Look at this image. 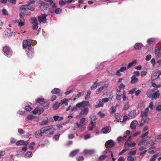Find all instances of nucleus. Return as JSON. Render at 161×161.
Segmentation results:
<instances>
[{"mask_svg":"<svg viewBox=\"0 0 161 161\" xmlns=\"http://www.w3.org/2000/svg\"><path fill=\"white\" fill-rule=\"evenodd\" d=\"M53 125L46 126L42 128L40 130H38L36 132L35 136L37 138H40L43 136V135L46 133L47 131H49L53 129Z\"/></svg>","mask_w":161,"mask_h":161,"instance_id":"nucleus-1","label":"nucleus"},{"mask_svg":"<svg viewBox=\"0 0 161 161\" xmlns=\"http://www.w3.org/2000/svg\"><path fill=\"white\" fill-rule=\"evenodd\" d=\"M31 5H28V3L25 5H23L20 7V10L25 13L27 10H30L31 11H33L35 10V8L30 6Z\"/></svg>","mask_w":161,"mask_h":161,"instance_id":"nucleus-2","label":"nucleus"},{"mask_svg":"<svg viewBox=\"0 0 161 161\" xmlns=\"http://www.w3.org/2000/svg\"><path fill=\"white\" fill-rule=\"evenodd\" d=\"M32 42L30 39L24 40L23 42V47L24 48H26L28 47V49L30 50L32 45Z\"/></svg>","mask_w":161,"mask_h":161,"instance_id":"nucleus-3","label":"nucleus"},{"mask_svg":"<svg viewBox=\"0 0 161 161\" xmlns=\"http://www.w3.org/2000/svg\"><path fill=\"white\" fill-rule=\"evenodd\" d=\"M47 15L45 14H42L40 16H39L37 18L39 22L40 23H47V19H46Z\"/></svg>","mask_w":161,"mask_h":161,"instance_id":"nucleus-4","label":"nucleus"},{"mask_svg":"<svg viewBox=\"0 0 161 161\" xmlns=\"http://www.w3.org/2000/svg\"><path fill=\"white\" fill-rule=\"evenodd\" d=\"M44 109L42 107L38 106L32 111V113L34 114H40L43 112Z\"/></svg>","mask_w":161,"mask_h":161,"instance_id":"nucleus-5","label":"nucleus"},{"mask_svg":"<svg viewBox=\"0 0 161 161\" xmlns=\"http://www.w3.org/2000/svg\"><path fill=\"white\" fill-rule=\"evenodd\" d=\"M31 23L32 24V28L36 30L38 28L37 21L36 18L33 17L31 19Z\"/></svg>","mask_w":161,"mask_h":161,"instance_id":"nucleus-6","label":"nucleus"},{"mask_svg":"<svg viewBox=\"0 0 161 161\" xmlns=\"http://www.w3.org/2000/svg\"><path fill=\"white\" fill-rule=\"evenodd\" d=\"M21 11V12L19 14L20 17L19 20L20 22L19 23V25L20 27L23 26L25 25V19L23 17V15H24L25 13L24 12L22 11Z\"/></svg>","mask_w":161,"mask_h":161,"instance_id":"nucleus-7","label":"nucleus"},{"mask_svg":"<svg viewBox=\"0 0 161 161\" xmlns=\"http://www.w3.org/2000/svg\"><path fill=\"white\" fill-rule=\"evenodd\" d=\"M155 54L156 58L159 59L157 61V63H159L160 61L161 60V50L159 48L155 49Z\"/></svg>","mask_w":161,"mask_h":161,"instance_id":"nucleus-8","label":"nucleus"},{"mask_svg":"<svg viewBox=\"0 0 161 161\" xmlns=\"http://www.w3.org/2000/svg\"><path fill=\"white\" fill-rule=\"evenodd\" d=\"M159 72L156 71H154L153 72L151 77V80H155L158 79L159 77Z\"/></svg>","mask_w":161,"mask_h":161,"instance_id":"nucleus-9","label":"nucleus"},{"mask_svg":"<svg viewBox=\"0 0 161 161\" xmlns=\"http://www.w3.org/2000/svg\"><path fill=\"white\" fill-rule=\"evenodd\" d=\"M114 145V142L112 140H108L105 144V146L107 148H110L113 147Z\"/></svg>","mask_w":161,"mask_h":161,"instance_id":"nucleus-10","label":"nucleus"},{"mask_svg":"<svg viewBox=\"0 0 161 161\" xmlns=\"http://www.w3.org/2000/svg\"><path fill=\"white\" fill-rule=\"evenodd\" d=\"M90 119H91L90 124L92 126H96V120L97 119L96 116L94 115H92L90 117Z\"/></svg>","mask_w":161,"mask_h":161,"instance_id":"nucleus-11","label":"nucleus"},{"mask_svg":"<svg viewBox=\"0 0 161 161\" xmlns=\"http://www.w3.org/2000/svg\"><path fill=\"white\" fill-rule=\"evenodd\" d=\"M52 94H57L58 96H61L62 93L61 92V90L58 88H54L51 91Z\"/></svg>","mask_w":161,"mask_h":161,"instance_id":"nucleus-12","label":"nucleus"},{"mask_svg":"<svg viewBox=\"0 0 161 161\" xmlns=\"http://www.w3.org/2000/svg\"><path fill=\"white\" fill-rule=\"evenodd\" d=\"M89 111V109L88 108H85L81 110L80 114H80L84 115H86L88 113Z\"/></svg>","mask_w":161,"mask_h":161,"instance_id":"nucleus-13","label":"nucleus"},{"mask_svg":"<svg viewBox=\"0 0 161 161\" xmlns=\"http://www.w3.org/2000/svg\"><path fill=\"white\" fill-rule=\"evenodd\" d=\"M138 124L137 121L134 120L131 123L130 125V127L132 129H134L136 128Z\"/></svg>","mask_w":161,"mask_h":161,"instance_id":"nucleus-14","label":"nucleus"},{"mask_svg":"<svg viewBox=\"0 0 161 161\" xmlns=\"http://www.w3.org/2000/svg\"><path fill=\"white\" fill-rule=\"evenodd\" d=\"M61 12L62 9L60 8H56L54 10H52L51 9H50L49 10V12L51 14L55 12L56 14H60Z\"/></svg>","mask_w":161,"mask_h":161,"instance_id":"nucleus-15","label":"nucleus"},{"mask_svg":"<svg viewBox=\"0 0 161 161\" xmlns=\"http://www.w3.org/2000/svg\"><path fill=\"white\" fill-rule=\"evenodd\" d=\"M45 1L47 2H48L50 3V5L52 8H56V3H53V2L52 0H44Z\"/></svg>","mask_w":161,"mask_h":161,"instance_id":"nucleus-16","label":"nucleus"},{"mask_svg":"<svg viewBox=\"0 0 161 161\" xmlns=\"http://www.w3.org/2000/svg\"><path fill=\"white\" fill-rule=\"evenodd\" d=\"M149 111V108H147L143 111H142L141 114V116L142 117H143V116H147V114L148 113Z\"/></svg>","mask_w":161,"mask_h":161,"instance_id":"nucleus-17","label":"nucleus"},{"mask_svg":"<svg viewBox=\"0 0 161 161\" xmlns=\"http://www.w3.org/2000/svg\"><path fill=\"white\" fill-rule=\"evenodd\" d=\"M3 51L4 54H5L6 55L9 54V53L10 52V49L9 47L7 46H5L3 47Z\"/></svg>","mask_w":161,"mask_h":161,"instance_id":"nucleus-18","label":"nucleus"},{"mask_svg":"<svg viewBox=\"0 0 161 161\" xmlns=\"http://www.w3.org/2000/svg\"><path fill=\"white\" fill-rule=\"evenodd\" d=\"M143 46V45L141 43H137L134 46V48L136 49L140 50L142 48Z\"/></svg>","mask_w":161,"mask_h":161,"instance_id":"nucleus-19","label":"nucleus"},{"mask_svg":"<svg viewBox=\"0 0 161 161\" xmlns=\"http://www.w3.org/2000/svg\"><path fill=\"white\" fill-rule=\"evenodd\" d=\"M128 115L130 117L134 118L136 115V110H133L131 111L130 113L128 114Z\"/></svg>","mask_w":161,"mask_h":161,"instance_id":"nucleus-20","label":"nucleus"},{"mask_svg":"<svg viewBox=\"0 0 161 161\" xmlns=\"http://www.w3.org/2000/svg\"><path fill=\"white\" fill-rule=\"evenodd\" d=\"M160 95V92L158 91H157L156 92L153 93L152 98L154 99H157L158 98Z\"/></svg>","mask_w":161,"mask_h":161,"instance_id":"nucleus-21","label":"nucleus"},{"mask_svg":"<svg viewBox=\"0 0 161 161\" xmlns=\"http://www.w3.org/2000/svg\"><path fill=\"white\" fill-rule=\"evenodd\" d=\"M131 79L130 83L131 84H134L138 81V79L135 76V75H133L131 77Z\"/></svg>","mask_w":161,"mask_h":161,"instance_id":"nucleus-22","label":"nucleus"},{"mask_svg":"<svg viewBox=\"0 0 161 161\" xmlns=\"http://www.w3.org/2000/svg\"><path fill=\"white\" fill-rule=\"evenodd\" d=\"M7 32L8 34L9 33H10V34L8 35L9 37H11L12 36H15V32H11V29L9 28H7Z\"/></svg>","mask_w":161,"mask_h":161,"instance_id":"nucleus-23","label":"nucleus"},{"mask_svg":"<svg viewBox=\"0 0 161 161\" xmlns=\"http://www.w3.org/2000/svg\"><path fill=\"white\" fill-rule=\"evenodd\" d=\"M79 151V150L78 149L74 150L70 153L69 155L71 157H73L77 154Z\"/></svg>","mask_w":161,"mask_h":161,"instance_id":"nucleus-24","label":"nucleus"},{"mask_svg":"<svg viewBox=\"0 0 161 161\" xmlns=\"http://www.w3.org/2000/svg\"><path fill=\"white\" fill-rule=\"evenodd\" d=\"M115 116L117 121L119 122V120H121L122 116L121 115L118 113H116L115 114Z\"/></svg>","mask_w":161,"mask_h":161,"instance_id":"nucleus-25","label":"nucleus"},{"mask_svg":"<svg viewBox=\"0 0 161 161\" xmlns=\"http://www.w3.org/2000/svg\"><path fill=\"white\" fill-rule=\"evenodd\" d=\"M69 100L67 99H64L63 100H61L60 103V105H62L63 104H64L65 105H67L68 104V101Z\"/></svg>","mask_w":161,"mask_h":161,"instance_id":"nucleus-26","label":"nucleus"},{"mask_svg":"<svg viewBox=\"0 0 161 161\" xmlns=\"http://www.w3.org/2000/svg\"><path fill=\"white\" fill-rule=\"evenodd\" d=\"M136 63V60H135L131 63H129L127 67V68H130L132 67V66L135 65Z\"/></svg>","mask_w":161,"mask_h":161,"instance_id":"nucleus-27","label":"nucleus"},{"mask_svg":"<svg viewBox=\"0 0 161 161\" xmlns=\"http://www.w3.org/2000/svg\"><path fill=\"white\" fill-rule=\"evenodd\" d=\"M107 87L108 86H105V85L101 86L99 88H98L97 89V90L96 91V94H98L99 93L102 91L103 90L105 87Z\"/></svg>","mask_w":161,"mask_h":161,"instance_id":"nucleus-28","label":"nucleus"},{"mask_svg":"<svg viewBox=\"0 0 161 161\" xmlns=\"http://www.w3.org/2000/svg\"><path fill=\"white\" fill-rule=\"evenodd\" d=\"M66 4L68 3L66 0H60L59 1V4L60 7L63 6Z\"/></svg>","mask_w":161,"mask_h":161,"instance_id":"nucleus-29","label":"nucleus"},{"mask_svg":"<svg viewBox=\"0 0 161 161\" xmlns=\"http://www.w3.org/2000/svg\"><path fill=\"white\" fill-rule=\"evenodd\" d=\"M60 103H58V102H56L53 105V108L54 109L56 110L57 109L58 107L60 106Z\"/></svg>","mask_w":161,"mask_h":161,"instance_id":"nucleus-30","label":"nucleus"},{"mask_svg":"<svg viewBox=\"0 0 161 161\" xmlns=\"http://www.w3.org/2000/svg\"><path fill=\"white\" fill-rule=\"evenodd\" d=\"M146 94L148 97H152L153 94V91L151 90H149L147 91Z\"/></svg>","mask_w":161,"mask_h":161,"instance_id":"nucleus-31","label":"nucleus"},{"mask_svg":"<svg viewBox=\"0 0 161 161\" xmlns=\"http://www.w3.org/2000/svg\"><path fill=\"white\" fill-rule=\"evenodd\" d=\"M108 126H106L105 127L102 129V132L104 134H106L108 132Z\"/></svg>","mask_w":161,"mask_h":161,"instance_id":"nucleus-32","label":"nucleus"},{"mask_svg":"<svg viewBox=\"0 0 161 161\" xmlns=\"http://www.w3.org/2000/svg\"><path fill=\"white\" fill-rule=\"evenodd\" d=\"M130 107L128 102H126L124 105L123 109L124 110H127Z\"/></svg>","mask_w":161,"mask_h":161,"instance_id":"nucleus-33","label":"nucleus"},{"mask_svg":"<svg viewBox=\"0 0 161 161\" xmlns=\"http://www.w3.org/2000/svg\"><path fill=\"white\" fill-rule=\"evenodd\" d=\"M93 151L92 150H85L84 151V153L86 154H92L93 153Z\"/></svg>","mask_w":161,"mask_h":161,"instance_id":"nucleus-34","label":"nucleus"},{"mask_svg":"<svg viewBox=\"0 0 161 161\" xmlns=\"http://www.w3.org/2000/svg\"><path fill=\"white\" fill-rule=\"evenodd\" d=\"M155 41V39L154 38H151L148 39L147 40V42L149 44H151L154 42Z\"/></svg>","mask_w":161,"mask_h":161,"instance_id":"nucleus-35","label":"nucleus"},{"mask_svg":"<svg viewBox=\"0 0 161 161\" xmlns=\"http://www.w3.org/2000/svg\"><path fill=\"white\" fill-rule=\"evenodd\" d=\"M32 153L31 152L29 151L27 152L25 154V158H30L32 156Z\"/></svg>","mask_w":161,"mask_h":161,"instance_id":"nucleus-36","label":"nucleus"},{"mask_svg":"<svg viewBox=\"0 0 161 161\" xmlns=\"http://www.w3.org/2000/svg\"><path fill=\"white\" fill-rule=\"evenodd\" d=\"M41 105L45 108H47L49 107V103L47 102H44Z\"/></svg>","mask_w":161,"mask_h":161,"instance_id":"nucleus-37","label":"nucleus"},{"mask_svg":"<svg viewBox=\"0 0 161 161\" xmlns=\"http://www.w3.org/2000/svg\"><path fill=\"white\" fill-rule=\"evenodd\" d=\"M86 121V118H83L80 119V123L82 125H83L85 124V123Z\"/></svg>","mask_w":161,"mask_h":161,"instance_id":"nucleus-38","label":"nucleus"},{"mask_svg":"<svg viewBox=\"0 0 161 161\" xmlns=\"http://www.w3.org/2000/svg\"><path fill=\"white\" fill-rule=\"evenodd\" d=\"M91 93V92L90 91H89L87 92V94L85 97V99L86 100H88L90 97V95Z\"/></svg>","mask_w":161,"mask_h":161,"instance_id":"nucleus-39","label":"nucleus"},{"mask_svg":"<svg viewBox=\"0 0 161 161\" xmlns=\"http://www.w3.org/2000/svg\"><path fill=\"white\" fill-rule=\"evenodd\" d=\"M36 101L38 103L41 104V105L44 102V99L42 98H38L37 99Z\"/></svg>","mask_w":161,"mask_h":161,"instance_id":"nucleus-40","label":"nucleus"},{"mask_svg":"<svg viewBox=\"0 0 161 161\" xmlns=\"http://www.w3.org/2000/svg\"><path fill=\"white\" fill-rule=\"evenodd\" d=\"M48 119H47V120H46L45 121H43L41 122L40 124V125L41 126H43L45 125H46L48 123Z\"/></svg>","mask_w":161,"mask_h":161,"instance_id":"nucleus-41","label":"nucleus"},{"mask_svg":"<svg viewBox=\"0 0 161 161\" xmlns=\"http://www.w3.org/2000/svg\"><path fill=\"white\" fill-rule=\"evenodd\" d=\"M103 104L102 101H99L98 104L96 106V108H99L100 107H103Z\"/></svg>","mask_w":161,"mask_h":161,"instance_id":"nucleus-42","label":"nucleus"},{"mask_svg":"<svg viewBox=\"0 0 161 161\" xmlns=\"http://www.w3.org/2000/svg\"><path fill=\"white\" fill-rule=\"evenodd\" d=\"M25 109L27 111H30L32 109V108L30 105H28L25 106Z\"/></svg>","mask_w":161,"mask_h":161,"instance_id":"nucleus-43","label":"nucleus"},{"mask_svg":"<svg viewBox=\"0 0 161 161\" xmlns=\"http://www.w3.org/2000/svg\"><path fill=\"white\" fill-rule=\"evenodd\" d=\"M97 81L93 82V85L91 86V89L92 90L95 89L97 87V86L96 85Z\"/></svg>","mask_w":161,"mask_h":161,"instance_id":"nucleus-44","label":"nucleus"},{"mask_svg":"<svg viewBox=\"0 0 161 161\" xmlns=\"http://www.w3.org/2000/svg\"><path fill=\"white\" fill-rule=\"evenodd\" d=\"M81 103L82 105V107H85L87 106L89 103V102L86 101H83L81 102Z\"/></svg>","mask_w":161,"mask_h":161,"instance_id":"nucleus-45","label":"nucleus"},{"mask_svg":"<svg viewBox=\"0 0 161 161\" xmlns=\"http://www.w3.org/2000/svg\"><path fill=\"white\" fill-rule=\"evenodd\" d=\"M35 144V143L34 142H31L29 146V148L31 150H32L33 148V147Z\"/></svg>","mask_w":161,"mask_h":161,"instance_id":"nucleus-46","label":"nucleus"},{"mask_svg":"<svg viewBox=\"0 0 161 161\" xmlns=\"http://www.w3.org/2000/svg\"><path fill=\"white\" fill-rule=\"evenodd\" d=\"M106 157V156L105 155H102L99 157L98 160L100 161H102L105 159Z\"/></svg>","mask_w":161,"mask_h":161,"instance_id":"nucleus-47","label":"nucleus"},{"mask_svg":"<svg viewBox=\"0 0 161 161\" xmlns=\"http://www.w3.org/2000/svg\"><path fill=\"white\" fill-rule=\"evenodd\" d=\"M137 89L136 88H134L132 89L129 92L128 94H132L136 92V91Z\"/></svg>","mask_w":161,"mask_h":161,"instance_id":"nucleus-48","label":"nucleus"},{"mask_svg":"<svg viewBox=\"0 0 161 161\" xmlns=\"http://www.w3.org/2000/svg\"><path fill=\"white\" fill-rule=\"evenodd\" d=\"M35 117L32 114H30L28 115L27 118L29 120H32L34 119Z\"/></svg>","mask_w":161,"mask_h":161,"instance_id":"nucleus-49","label":"nucleus"},{"mask_svg":"<svg viewBox=\"0 0 161 161\" xmlns=\"http://www.w3.org/2000/svg\"><path fill=\"white\" fill-rule=\"evenodd\" d=\"M60 134L59 133H58L56 135H55L54 136L53 138L56 140H58L59 139V137L60 136Z\"/></svg>","mask_w":161,"mask_h":161,"instance_id":"nucleus-50","label":"nucleus"},{"mask_svg":"<svg viewBox=\"0 0 161 161\" xmlns=\"http://www.w3.org/2000/svg\"><path fill=\"white\" fill-rule=\"evenodd\" d=\"M18 132L20 134H24L25 133V130L20 129H18Z\"/></svg>","mask_w":161,"mask_h":161,"instance_id":"nucleus-51","label":"nucleus"},{"mask_svg":"<svg viewBox=\"0 0 161 161\" xmlns=\"http://www.w3.org/2000/svg\"><path fill=\"white\" fill-rule=\"evenodd\" d=\"M158 154V153L153 155L152 157V158L150 160V161H155L157 156Z\"/></svg>","mask_w":161,"mask_h":161,"instance_id":"nucleus-52","label":"nucleus"},{"mask_svg":"<svg viewBox=\"0 0 161 161\" xmlns=\"http://www.w3.org/2000/svg\"><path fill=\"white\" fill-rule=\"evenodd\" d=\"M17 113L18 114L22 115H24L25 114V111H22L19 110L18 111Z\"/></svg>","mask_w":161,"mask_h":161,"instance_id":"nucleus-53","label":"nucleus"},{"mask_svg":"<svg viewBox=\"0 0 161 161\" xmlns=\"http://www.w3.org/2000/svg\"><path fill=\"white\" fill-rule=\"evenodd\" d=\"M127 70V67H121L119 69V70L121 72H124Z\"/></svg>","mask_w":161,"mask_h":161,"instance_id":"nucleus-54","label":"nucleus"},{"mask_svg":"<svg viewBox=\"0 0 161 161\" xmlns=\"http://www.w3.org/2000/svg\"><path fill=\"white\" fill-rule=\"evenodd\" d=\"M103 67L104 65L103 64L101 63L98 66L97 69L98 70H101L103 68Z\"/></svg>","mask_w":161,"mask_h":161,"instance_id":"nucleus-55","label":"nucleus"},{"mask_svg":"<svg viewBox=\"0 0 161 161\" xmlns=\"http://www.w3.org/2000/svg\"><path fill=\"white\" fill-rule=\"evenodd\" d=\"M97 114L99 115L101 118H104L105 115L104 114L102 113L101 111L98 112Z\"/></svg>","mask_w":161,"mask_h":161,"instance_id":"nucleus-56","label":"nucleus"},{"mask_svg":"<svg viewBox=\"0 0 161 161\" xmlns=\"http://www.w3.org/2000/svg\"><path fill=\"white\" fill-rule=\"evenodd\" d=\"M156 141H158L159 140H161V134L156 136L155 138Z\"/></svg>","mask_w":161,"mask_h":161,"instance_id":"nucleus-57","label":"nucleus"},{"mask_svg":"<svg viewBox=\"0 0 161 161\" xmlns=\"http://www.w3.org/2000/svg\"><path fill=\"white\" fill-rule=\"evenodd\" d=\"M16 144L17 145H21L23 144V141L19 140L16 142Z\"/></svg>","mask_w":161,"mask_h":161,"instance_id":"nucleus-58","label":"nucleus"},{"mask_svg":"<svg viewBox=\"0 0 161 161\" xmlns=\"http://www.w3.org/2000/svg\"><path fill=\"white\" fill-rule=\"evenodd\" d=\"M150 120V119L148 118H146L145 119H142V121H144V122L145 123H148Z\"/></svg>","mask_w":161,"mask_h":161,"instance_id":"nucleus-59","label":"nucleus"},{"mask_svg":"<svg viewBox=\"0 0 161 161\" xmlns=\"http://www.w3.org/2000/svg\"><path fill=\"white\" fill-rule=\"evenodd\" d=\"M41 4L42 6H44L49 7L50 5V3H47L44 2H42Z\"/></svg>","mask_w":161,"mask_h":161,"instance_id":"nucleus-60","label":"nucleus"},{"mask_svg":"<svg viewBox=\"0 0 161 161\" xmlns=\"http://www.w3.org/2000/svg\"><path fill=\"white\" fill-rule=\"evenodd\" d=\"M125 87V86L123 83L121 84L119 86V88L120 90L121 89H124Z\"/></svg>","mask_w":161,"mask_h":161,"instance_id":"nucleus-61","label":"nucleus"},{"mask_svg":"<svg viewBox=\"0 0 161 161\" xmlns=\"http://www.w3.org/2000/svg\"><path fill=\"white\" fill-rule=\"evenodd\" d=\"M127 160L129 161H133L134 159V158H132L131 156H128Z\"/></svg>","mask_w":161,"mask_h":161,"instance_id":"nucleus-62","label":"nucleus"},{"mask_svg":"<svg viewBox=\"0 0 161 161\" xmlns=\"http://www.w3.org/2000/svg\"><path fill=\"white\" fill-rule=\"evenodd\" d=\"M147 72L145 71H142L141 72V76H143L146 75Z\"/></svg>","mask_w":161,"mask_h":161,"instance_id":"nucleus-63","label":"nucleus"},{"mask_svg":"<svg viewBox=\"0 0 161 161\" xmlns=\"http://www.w3.org/2000/svg\"><path fill=\"white\" fill-rule=\"evenodd\" d=\"M151 58V55L150 54L148 55L145 58V59L147 61H149Z\"/></svg>","mask_w":161,"mask_h":161,"instance_id":"nucleus-64","label":"nucleus"}]
</instances>
